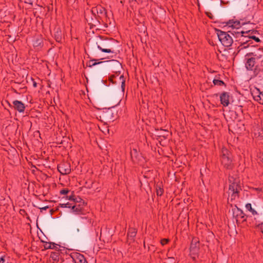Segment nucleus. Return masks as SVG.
Returning a JSON list of instances; mask_svg holds the SVG:
<instances>
[{
    "instance_id": "f257e3e1",
    "label": "nucleus",
    "mask_w": 263,
    "mask_h": 263,
    "mask_svg": "<svg viewBox=\"0 0 263 263\" xmlns=\"http://www.w3.org/2000/svg\"><path fill=\"white\" fill-rule=\"evenodd\" d=\"M229 182V194L231 196V200H234L238 197V193L241 190L240 181L238 178L230 177Z\"/></svg>"
},
{
    "instance_id": "f03ea898",
    "label": "nucleus",
    "mask_w": 263,
    "mask_h": 263,
    "mask_svg": "<svg viewBox=\"0 0 263 263\" xmlns=\"http://www.w3.org/2000/svg\"><path fill=\"white\" fill-rule=\"evenodd\" d=\"M220 161L222 165L227 169L232 167V156L231 153L225 147H223L221 151Z\"/></svg>"
},
{
    "instance_id": "7ed1b4c3",
    "label": "nucleus",
    "mask_w": 263,
    "mask_h": 263,
    "mask_svg": "<svg viewBox=\"0 0 263 263\" xmlns=\"http://www.w3.org/2000/svg\"><path fill=\"white\" fill-rule=\"evenodd\" d=\"M229 32L222 31L220 30H217V34L219 41L225 47H230L233 43L232 36L229 33Z\"/></svg>"
},
{
    "instance_id": "20e7f679",
    "label": "nucleus",
    "mask_w": 263,
    "mask_h": 263,
    "mask_svg": "<svg viewBox=\"0 0 263 263\" xmlns=\"http://www.w3.org/2000/svg\"><path fill=\"white\" fill-rule=\"evenodd\" d=\"M110 41L107 40H101L99 42H97L98 48L103 52L113 53L110 45Z\"/></svg>"
},
{
    "instance_id": "39448f33",
    "label": "nucleus",
    "mask_w": 263,
    "mask_h": 263,
    "mask_svg": "<svg viewBox=\"0 0 263 263\" xmlns=\"http://www.w3.org/2000/svg\"><path fill=\"white\" fill-rule=\"evenodd\" d=\"M199 248V241L196 238H194L191 242L190 246V255L193 259H195L197 256Z\"/></svg>"
},
{
    "instance_id": "423d86ee",
    "label": "nucleus",
    "mask_w": 263,
    "mask_h": 263,
    "mask_svg": "<svg viewBox=\"0 0 263 263\" xmlns=\"http://www.w3.org/2000/svg\"><path fill=\"white\" fill-rule=\"evenodd\" d=\"M58 170L62 175H67L71 172V166L69 163L63 162L58 166Z\"/></svg>"
},
{
    "instance_id": "0eeeda50",
    "label": "nucleus",
    "mask_w": 263,
    "mask_h": 263,
    "mask_svg": "<svg viewBox=\"0 0 263 263\" xmlns=\"http://www.w3.org/2000/svg\"><path fill=\"white\" fill-rule=\"evenodd\" d=\"M71 257L74 263H87L84 256L80 253H73Z\"/></svg>"
},
{
    "instance_id": "6e6552de",
    "label": "nucleus",
    "mask_w": 263,
    "mask_h": 263,
    "mask_svg": "<svg viewBox=\"0 0 263 263\" xmlns=\"http://www.w3.org/2000/svg\"><path fill=\"white\" fill-rule=\"evenodd\" d=\"M244 34V37L239 39V41H241V44L238 47L239 50L248 47L249 45L252 43L251 39L248 38V34Z\"/></svg>"
},
{
    "instance_id": "1a4fd4ad",
    "label": "nucleus",
    "mask_w": 263,
    "mask_h": 263,
    "mask_svg": "<svg viewBox=\"0 0 263 263\" xmlns=\"http://www.w3.org/2000/svg\"><path fill=\"white\" fill-rule=\"evenodd\" d=\"M230 99V94L227 92H223L220 96L221 104L224 107L228 106L229 105Z\"/></svg>"
},
{
    "instance_id": "9d476101",
    "label": "nucleus",
    "mask_w": 263,
    "mask_h": 263,
    "mask_svg": "<svg viewBox=\"0 0 263 263\" xmlns=\"http://www.w3.org/2000/svg\"><path fill=\"white\" fill-rule=\"evenodd\" d=\"M253 99L261 104H263V93L258 89H256L252 92Z\"/></svg>"
},
{
    "instance_id": "9b49d317",
    "label": "nucleus",
    "mask_w": 263,
    "mask_h": 263,
    "mask_svg": "<svg viewBox=\"0 0 263 263\" xmlns=\"http://www.w3.org/2000/svg\"><path fill=\"white\" fill-rule=\"evenodd\" d=\"M14 108L17 110L19 112H24L25 109V104L21 101L14 100L12 102Z\"/></svg>"
},
{
    "instance_id": "f8f14e48",
    "label": "nucleus",
    "mask_w": 263,
    "mask_h": 263,
    "mask_svg": "<svg viewBox=\"0 0 263 263\" xmlns=\"http://www.w3.org/2000/svg\"><path fill=\"white\" fill-rule=\"evenodd\" d=\"M251 57L252 58H254L255 60H259L263 59V50L258 49L257 51L247 54L246 57Z\"/></svg>"
},
{
    "instance_id": "ddd939ff",
    "label": "nucleus",
    "mask_w": 263,
    "mask_h": 263,
    "mask_svg": "<svg viewBox=\"0 0 263 263\" xmlns=\"http://www.w3.org/2000/svg\"><path fill=\"white\" fill-rule=\"evenodd\" d=\"M250 31L251 30L246 31H240L239 32H235V30L233 29L229 30L228 32L231 33L234 37L236 38L240 37V39H241L244 37V34L249 33Z\"/></svg>"
},
{
    "instance_id": "4468645a",
    "label": "nucleus",
    "mask_w": 263,
    "mask_h": 263,
    "mask_svg": "<svg viewBox=\"0 0 263 263\" xmlns=\"http://www.w3.org/2000/svg\"><path fill=\"white\" fill-rule=\"evenodd\" d=\"M255 61L254 58H252V57L247 58V62L246 63V67L248 70H252L255 64Z\"/></svg>"
},
{
    "instance_id": "2eb2a0df",
    "label": "nucleus",
    "mask_w": 263,
    "mask_h": 263,
    "mask_svg": "<svg viewBox=\"0 0 263 263\" xmlns=\"http://www.w3.org/2000/svg\"><path fill=\"white\" fill-rule=\"evenodd\" d=\"M71 212L78 215L82 214L83 208L82 207L81 204L76 203L74 205H72L71 208Z\"/></svg>"
},
{
    "instance_id": "dca6fc26",
    "label": "nucleus",
    "mask_w": 263,
    "mask_h": 263,
    "mask_svg": "<svg viewBox=\"0 0 263 263\" xmlns=\"http://www.w3.org/2000/svg\"><path fill=\"white\" fill-rule=\"evenodd\" d=\"M229 28H231V30L235 29H239V28H241V25L239 21H234L232 22H230L229 23Z\"/></svg>"
},
{
    "instance_id": "f3484780",
    "label": "nucleus",
    "mask_w": 263,
    "mask_h": 263,
    "mask_svg": "<svg viewBox=\"0 0 263 263\" xmlns=\"http://www.w3.org/2000/svg\"><path fill=\"white\" fill-rule=\"evenodd\" d=\"M137 234V231L134 228H130L128 230V233H127V238L128 239H131L133 240L134 238L136 236Z\"/></svg>"
},
{
    "instance_id": "a211bd4d",
    "label": "nucleus",
    "mask_w": 263,
    "mask_h": 263,
    "mask_svg": "<svg viewBox=\"0 0 263 263\" xmlns=\"http://www.w3.org/2000/svg\"><path fill=\"white\" fill-rule=\"evenodd\" d=\"M257 31L251 30L250 32L248 34V38L255 40L256 42H259L260 41L258 37H256L254 34L256 33Z\"/></svg>"
},
{
    "instance_id": "6ab92c4d",
    "label": "nucleus",
    "mask_w": 263,
    "mask_h": 263,
    "mask_svg": "<svg viewBox=\"0 0 263 263\" xmlns=\"http://www.w3.org/2000/svg\"><path fill=\"white\" fill-rule=\"evenodd\" d=\"M245 207L247 210L249 211L252 214V215L254 216L257 214V212L252 208L251 203L246 204Z\"/></svg>"
},
{
    "instance_id": "aec40b11",
    "label": "nucleus",
    "mask_w": 263,
    "mask_h": 263,
    "mask_svg": "<svg viewBox=\"0 0 263 263\" xmlns=\"http://www.w3.org/2000/svg\"><path fill=\"white\" fill-rule=\"evenodd\" d=\"M57 245L53 242H46L44 245V248L45 249H53L57 248Z\"/></svg>"
},
{
    "instance_id": "412c9836",
    "label": "nucleus",
    "mask_w": 263,
    "mask_h": 263,
    "mask_svg": "<svg viewBox=\"0 0 263 263\" xmlns=\"http://www.w3.org/2000/svg\"><path fill=\"white\" fill-rule=\"evenodd\" d=\"M60 253L59 252H52L50 254V257L54 261H59Z\"/></svg>"
},
{
    "instance_id": "4be33fe9",
    "label": "nucleus",
    "mask_w": 263,
    "mask_h": 263,
    "mask_svg": "<svg viewBox=\"0 0 263 263\" xmlns=\"http://www.w3.org/2000/svg\"><path fill=\"white\" fill-rule=\"evenodd\" d=\"M156 192L157 196H161L163 194V189L160 185H157Z\"/></svg>"
},
{
    "instance_id": "5701e85b",
    "label": "nucleus",
    "mask_w": 263,
    "mask_h": 263,
    "mask_svg": "<svg viewBox=\"0 0 263 263\" xmlns=\"http://www.w3.org/2000/svg\"><path fill=\"white\" fill-rule=\"evenodd\" d=\"M138 153L136 149H133L130 152L131 158L133 161L136 160Z\"/></svg>"
},
{
    "instance_id": "b1692460",
    "label": "nucleus",
    "mask_w": 263,
    "mask_h": 263,
    "mask_svg": "<svg viewBox=\"0 0 263 263\" xmlns=\"http://www.w3.org/2000/svg\"><path fill=\"white\" fill-rule=\"evenodd\" d=\"M119 80L120 81V82L121 83V87H122V90L124 91V87H125V79H124L123 75V74L120 75L119 76Z\"/></svg>"
},
{
    "instance_id": "393cba45",
    "label": "nucleus",
    "mask_w": 263,
    "mask_h": 263,
    "mask_svg": "<svg viewBox=\"0 0 263 263\" xmlns=\"http://www.w3.org/2000/svg\"><path fill=\"white\" fill-rule=\"evenodd\" d=\"M213 82L215 85L222 86L224 85V83L222 81L217 79H214L213 81Z\"/></svg>"
},
{
    "instance_id": "a878e982",
    "label": "nucleus",
    "mask_w": 263,
    "mask_h": 263,
    "mask_svg": "<svg viewBox=\"0 0 263 263\" xmlns=\"http://www.w3.org/2000/svg\"><path fill=\"white\" fill-rule=\"evenodd\" d=\"M97 60H90L88 62V64H89V67H92V66H95L98 64H100L101 63H102L101 62H97Z\"/></svg>"
},
{
    "instance_id": "bb28decb",
    "label": "nucleus",
    "mask_w": 263,
    "mask_h": 263,
    "mask_svg": "<svg viewBox=\"0 0 263 263\" xmlns=\"http://www.w3.org/2000/svg\"><path fill=\"white\" fill-rule=\"evenodd\" d=\"M112 114L111 111L108 110V111H107L106 112H104L102 114V117L106 119V118L108 116H111L112 115Z\"/></svg>"
},
{
    "instance_id": "cd10ccee",
    "label": "nucleus",
    "mask_w": 263,
    "mask_h": 263,
    "mask_svg": "<svg viewBox=\"0 0 263 263\" xmlns=\"http://www.w3.org/2000/svg\"><path fill=\"white\" fill-rule=\"evenodd\" d=\"M72 206V204L70 203H62L61 204V208H71Z\"/></svg>"
},
{
    "instance_id": "c85d7f7f",
    "label": "nucleus",
    "mask_w": 263,
    "mask_h": 263,
    "mask_svg": "<svg viewBox=\"0 0 263 263\" xmlns=\"http://www.w3.org/2000/svg\"><path fill=\"white\" fill-rule=\"evenodd\" d=\"M69 192V190L68 189H63L60 191V194L61 195H66L68 194Z\"/></svg>"
},
{
    "instance_id": "c756f323",
    "label": "nucleus",
    "mask_w": 263,
    "mask_h": 263,
    "mask_svg": "<svg viewBox=\"0 0 263 263\" xmlns=\"http://www.w3.org/2000/svg\"><path fill=\"white\" fill-rule=\"evenodd\" d=\"M42 41L40 40H36L33 44L34 46L37 47L41 45Z\"/></svg>"
},
{
    "instance_id": "7c9ffc66",
    "label": "nucleus",
    "mask_w": 263,
    "mask_h": 263,
    "mask_svg": "<svg viewBox=\"0 0 263 263\" xmlns=\"http://www.w3.org/2000/svg\"><path fill=\"white\" fill-rule=\"evenodd\" d=\"M168 242V239H163L161 240V243L162 245L164 246L166 245Z\"/></svg>"
},
{
    "instance_id": "2f4dec72",
    "label": "nucleus",
    "mask_w": 263,
    "mask_h": 263,
    "mask_svg": "<svg viewBox=\"0 0 263 263\" xmlns=\"http://www.w3.org/2000/svg\"><path fill=\"white\" fill-rule=\"evenodd\" d=\"M5 255H2L0 257V263H5Z\"/></svg>"
},
{
    "instance_id": "473e14b6",
    "label": "nucleus",
    "mask_w": 263,
    "mask_h": 263,
    "mask_svg": "<svg viewBox=\"0 0 263 263\" xmlns=\"http://www.w3.org/2000/svg\"><path fill=\"white\" fill-rule=\"evenodd\" d=\"M259 229L260 230L261 233L263 234V222L258 225Z\"/></svg>"
},
{
    "instance_id": "72a5a7b5",
    "label": "nucleus",
    "mask_w": 263,
    "mask_h": 263,
    "mask_svg": "<svg viewBox=\"0 0 263 263\" xmlns=\"http://www.w3.org/2000/svg\"><path fill=\"white\" fill-rule=\"evenodd\" d=\"M49 208V206H44V207H42V208H40V209H41V211H45L47 209H48Z\"/></svg>"
},
{
    "instance_id": "f704fd0d",
    "label": "nucleus",
    "mask_w": 263,
    "mask_h": 263,
    "mask_svg": "<svg viewBox=\"0 0 263 263\" xmlns=\"http://www.w3.org/2000/svg\"><path fill=\"white\" fill-rule=\"evenodd\" d=\"M235 32H239L240 31H243L241 28H239V29H235Z\"/></svg>"
},
{
    "instance_id": "c9c22d12",
    "label": "nucleus",
    "mask_w": 263,
    "mask_h": 263,
    "mask_svg": "<svg viewBox=\"0 0 263 263\" xmlns=\"http://www.w3.org/2000/svg\"><path fill=\"white\" fill-rule=\"evenodd\" d=\"M260 161L262 162L263 163V153L260 154Z\"/></svg>"
},
{
    "instance_id": "e433bc0d",
    "label": "nucleus",
    "mask_w": 263,
    "mask_h": 263,
    "mask_svg": "<svg viewBox=\"0 0 263 263\" xmlns=\"http://www.w3.org/2000/svg\"><path fill=\"white\" fill-rule=\"evenodd\" d=\"M115 75H112V76H111L110 77V80H111V81H113V78H115Z\"/></svg>"
},
{
    "instance_id": "4c0bfd02",
    "label": "nucleus",
    "mask_w": 263,
    "mask_h": 263,
    "mask_svg": "<svg viewBox=\"0 0 263 263\" xmlns=\"http://www.w3.org/2000/svg\"><path fill=\"white\" fill-rule=\"evenodd\" d=\"M69 199L70 200H74V199L73 198L72 196H70Z\"/></svg>"
},
{
    "instance_id": "58836bf2",
    "label": "nucleus",
    "mask_w": 263,
    "mask_h": 263,
    "mask_svg": "<svg viewBox=\"0 0 263 263\" xmlns=\"http://www.w3.org/2000/svg\"><path fill=\"white\" fill-rule=\"evenodd\" d=\"M81 218L83 219H85L86 220L88 221V220L86 218H85V217H81Z\"/></svg>"
},
{
    "instance_id": "ea45409f",
    "label": "nucleus",
    "mask_w": 263,
    "mask_h": 263,
    "mask_svg": "<svg viewBox=\"0 0 263 263\" xmlns=\"http://www.w3.org/2000/svg\"><path fill=\"white\" fill-rule=\"evenodd\" d=\"M33 86L36 87V83L35 82H34L33 83Z\"/></svg>"
},
{
    "instance_id": "a19ab883",
    "label": "nucleus",
    "mask_w": 263,
    "mask_h": 263,
    "mask_svg": "<svg viewBox=\"0 0 263 263\" xmlns=\"http://www.w3.org/2000/svg\"><path fill=\"white\" fill-rule=\"evenodd\" d=\"M118 65H119V66L120 67H121V64H119Z\"/></svg>"
}]
</instances>
